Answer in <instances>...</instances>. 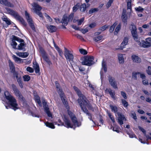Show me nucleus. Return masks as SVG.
<instances>
[{
  "mask_svg": "<svg viewBox=\"0 0 151 151\" xmlns=\"http://www.w3.org/2000/svg\"><path fill=\"white\" fill-rule=\"evenodd\" d=\"M140 74V73L139 72H133L132 73V77L134 80H137V75Z\"/></svg>",
  "mask_w": 151,
  "mask_h": 151,
  "instance_id": "09e8293b",
  "label": "nucleus"
},
{
  "mask_svg": "<svg viewBox=\"0 0 151 151\" xmlns=\"http://www.w3.org/2000/svg\"><path fill=\"white\" fill-rule=\"evenodd\" d=\"M79 51L81 54L84 55H86L88 53L87 52L86 50L83 49H80Z\"/></svg>",
  "mask_w": 151,
  "mask_h": 151,
  "instance_id": "864d4df0",
  "label": "nucleus"
},
{
  "mask_svg": "<svg viewBox=\"0 0 151 151\" xmlns=\"http://www.w3.org/2000/svg\"><path fill=\"white\" fill-rule=\"evenodd\" d=\"M54 123H45L46 126L51 129H54L55 127Z\"/></svg>",
  "mask_w": 151,
  "mask_h": 151,
  "instance_id": "79ce46f5",
  "label": "nucleus"
},
{
  "mask_svg": "<svg viewBox=\"0 0 151 151\" xmlns=\"http://www.w3.org/2000/svg\"><path fill=\"white\" fill-rule=\"evenodd\" d=\"M81 108L83 111L87 115H88V116L90 120H92V116L91 115V114H90L87 108H86V106H85V105H81L80 106Z\"/></svg>",
  "mask_w": 151,
  "mask_h": 151,
  "instance_id": "2eb2a0df",
  "label": "nucleus"
},
{
  "mask_svg": "<svg viewBox=\"0 0 151 151\" xmlns=\"http://www.w3.org/2000/svg\"><path fill=\"white\" fill-rule=\"evenodd\" d=\"M61 21H62V22L61 23H62L63 24H64V25H65L66 26L68 24V22L69 21L68 19L67 16L65 15H64Z\"/></svg>",
  "mask_w": 151,
  "mask_h": 151,
  "instance_id": "c85d7f7f",
  "label": "nucleus"
},
{
  "mask_svg": "<svg viewBox=\"0 0 151 151\" xmlns=\"http://www.w3.org/2000/svg\"><path fill=\"white\" fill-rule=\"evenodd\" d=\"M17 96L18 97L19 100L21 101L23 103H24L25 102V100L23 96L21 93H20V94H19V95H17Z\"/></svg>",
  "mask_w": 151,
  "mask_h": 151,
  "instance_id": "4c0bfd02",
  "label": "nucleus"
},
{
  "mask_svg": "<svg viewBox=\"0 0 151 151\" xmlns=\"http://www.w3.org/2000/svg\"><path fill=\"white\" fill-rule=\"evenodd\" d=\"M16 53L19 57L24 58L27 57L29 54V53L27 52H18Z\"/></svg>",
  "mask_w": 151,
  "mask_h": 151,
  "instance_id": "cd10ccee",
  "label": "nucleus"
},
{
  "mask_svg": "<svg viewBox=\"0 0 151 151\" xmlns=\"http://www.w3.org/2000/svg\"><path fill=\"white\" fill-rule=\"evenodd\" d=\"M147 74L150 75H151V67L148 66L147 69L146 70Z\"/></svg>",
  "mask_w": 151,
  "mask_h": 151,
  "instance_id": "bf43d9fd",
  "label": "nucleus"
},
{
  "mask_svg": "<svg viewBox=\"0 0 151 151\" xmlns=\"http://www.w3.org/2000/svg\"><path fill=\"white\" fill-rule=\"evenodd\" d=\"M105 92L107 93H109L111 98L114 99L115 100V93L114 91H113L111 88H106L105 90Z\"/></svg>",
  "mask_w": 151,
  "mask_h": 151,
  "instance_id": "dca6fc26",
  "label": "nucleus"
},
{
  "mask_svg": "<svg viewBox=\"0 0 151 151\" xmlns=\"http://www.w3.org/2000/svg\"><path fill=\"white\" fill-rule=\"evenodd\" d=\"M32 5L34 7L33 10H34L35 12L40 17L43 18V15L40 11L42 9V8L36 3H34Z\"/></svg>",
  "mask_w": 151,
  "mask_h": 151,
  "instance_id": "0eeeda50",
  "label": "nucleus"
},
{
  "mask_svg": "<svg viewBox=\"0 0 151 151\" xmlns=\"http://www.w3.org/2000/svg\"><path fill=\"white\" fill-rule=\"evenodd\" d=\"M74 13H71V14H70V15L68 17V21H72L73 19V17H74Z\"/></svg>",
  "mask_w": 151,
  "mask_h": 151,
  "instance_id": "4d7b16f0",
  "label": "nucleus"
},
{
  "mask_svg": "<svg viewBox=\"0 0 151 151\" xmlns=\"http://www.w3.org/2000/svg\"><path fill=\"white\" fill-rule=\"evenodd\" d=\"M119 62L120 63H122L124 62V59L123 56L122 55H120L118 57Z\"/></svg>",
  "mask_w": 151,
  "mask_h": 151,
  "instance_id": "49530a36",
  "label": "nucleus"
},
{
  "mask_svg": "<svg viewBox=\"0 0 151 151\" xmlns=\"http://www.w3.org/2000/svg\"><path fill=\"white\" fill-rule=\"evenodd\" d=\"M12 89L14 91V93L16 96H17L19 94H20L21 92L17 88L15 85L14 84H12Z\"/></svg>",
  "mask_w": 151,
  "mask_h": 151,
  "instance_id": "5701e85b",
  "label": "nucleus"
},
{
  "mask_svg": "<svg viewBox=\"0 0 151 151\" xmlns=\"http://www.w3.org/2000/svg\"><path fill=\"white\" fill-rule=\"evenodd\" d=\"M103 37L102 36L100 35L99 36L95 37L93 38V40L96 42H97L101 40L102 38Z\"/></svg>",
  "mask_w": 151,
  "mask_h": 151,
  "instance_id": "e433bc0d",
  "label": "nucleus"
},
{
  "mask_svg": "<svg viewBox=\"0 0 151 151\" xmlns=\"http://www.w3.org/2000/svg\"><path fill=\"white\" fill-rule=\"evenodd\" d=\"M12 41L11 43V45L12 46L13 48L14 49H17L16 46L17 45V43L15 41V40L18 41L19 42H24V40H23L14 35H13L12 36Z\"/></svg>",
  "mask_w": 151,
  "mask_h": 151,
  "instance_id": "6e6552de",
  "label": "nucleus"
},
{
  "mask_svg": "<svg viewBox=\"0 0 151 151\" xmlns=\"http://www.w3.org/2000/svg\"><path fill=\"white\" fill-rule=\"evenodd\" d=\"M108 27V26L106 25H104L99 28V30L103 31L106 29Z\"/></svg>",
  "mask_w": 151,
  "mask_h": 151,
  "instance_id": "052dcab7",
  "label": "nucleus"
},
{
  "mask_svg": "<svg viewBox=\"0 0 151 151\" xmlns=\"http://www.w3.org/2000/svg\"><path fill=\"white\" fill-rule=\"evenodd\" d=\"M114 1V0H109L107 3L106 6L107 8H109L111 6V4Z\"/></svg>",
  "mask_w": 151,
  "mask_h": 151,
  "instance_id": "5fc2aeb1",
  "label": "nucleus"
},
{
  "mask_svg": "<svg viewBox=\"0 0 151 151\" xmlns=\"http://www.w3.org/2000/svg\"><path fill=\"white\" fill-rule=\"evenodd\" d=\"M27 70L30 73H32L34 72V69L33 68L30 67H28L27 68Z\"/></svg>",
  "mask_w": 151,
  "mask_h": 151,
  "instance_id": "e2e57ef3",
  "label": "nucleus"
},
{
  "mask_svg": "<svg viewBox=\"0 0 151 151\" xmlns=\"http://www.w3.org/2000/svg\"><path fill=\"white\" fill-rule=\"evenodd\" d=\"M0 3L6 6L12 7L13 5L7 0H0Z\"/></svg>",
  "mask_w": 151,
  "mask_h": 151,
  "instance_id": "a211bd4d",
  "label": "nucleus"
},
{
  "mask_svg": "<svg viewBox=\"0 0 151 151\" xmlns=\"http://www.w3.org/2000/svg\"><path fill=\"white\" fill-rule=\"evenodd\" d=\"M121 101L123 105L125 107H127L128 106V103L124 99H122Z\"/></svg>",
  "mask_w": 151,
  "mask_h": 151,
  "instance_id": "603ef678",
  "label": "nucleus"
},
{
  "mask_svg": "<svg viewBox=\"0 0 151 151\" xmlns=\"http://www.w3.org/2000/svg\"><path fill=\"white\" fill-rule=\"evenodd\" d=\"M73 88L74 90L76 92L78 95H79V94H81L82 93L80 91L77 87L76 86H74Z\"/></svg>",
  "mask_w": 151,
  "mask_h": 151,
  "instance_id": "6e6d98bb",
  "label": "nucleus"
},
{
  "mask_svg": "<svg viewBox=\"0 0 151 151\" xmlns=\"http://www.w3.org/2000/svg\"><path fill=\"white\" fill-rule=\"evenodd\" d=\"M46 26L50 32H54L56 31L57 29L56 27L53 25H46Z\"/></svg>",
  "mask_w": 151,
  "mask_h": 151,
  "instance_id": "6ab92c4d",
  "label": "nucleus"
},
{
  "mask_svg": "<svg viewBox=\"0 0 151 151\" xmlns=\"http://www.w3.org/2000/svg\"><path fill=\"white\" fill-rule=\"evenodd\" d=\"M110 107L112 111H113L115 113L117 112L118 111V108L116 106H113L110 104Z\"/></svg>",
  "mask_w": 151,
  "mask_h": 151,
  "instance_id": "473e14b6",
  "label": "nucleus"
},
{
  "mask_svg": "<svg viewBox=\"0 0 151 151\" xmlns=\"http://www.w3.org/2000/svg\"><path fill=\"white\" fill-rule=\"evenodd\" d=\"M108 127L109 129H112L113 131H115L117 133H119L120 132V127L116 124V123H109Z\"/></svg>",
  "mask_w": 151,
  "mask_h": 151,
  "instance_id": "9b49d317",
  "label": "nucleus"
},
{
  "mask_svg": "<svg viewBox=\"0 0 151 151\" xmlns=\"http://www.w3.org/2000/svg\"><path fill=\"white\" fill-rule=\"evenodd\" d=\"M44 60L47 63V64L50 65L52 64L50 60L49 59V58L47 56V55L44 56V57H42Z\"/></svg>",
  "mask_w": 151,
  "mask_h": 151,
  "instance_id": "f704fd0d",
  "label": "nucleus"
},
{
  "mask_svg": "<svg viewBox=\"0 0 151 151\" xmlns=\"http://www.w3.org/2000/svg\"><path fill=\"white\" fill-rule=\"evenodd\" d=\"M59 95H60L63 104L66 106L67 107L68 106V103L65 99V97L64 93H61L59 94Z\"/></svg>",
  "mask_w": 151,
  "mask_h": 151,
  "instance_id": "4be33fe9",
  "label": "nucleus"
},
{
  "mask_svg": "<svg viewBox=\"0 0 151 151\" xmlns=\"http://www.w3.org/2000/svg\"><path fill=\"white\" fill-rule=\"evenodd\" d=\"M99 9L97 8H93L91 9L88 12V13L90 14H91L92 13L98 12Z\"/></svg>",
  "mask_w": 151,
  "mask_h": 151,
  "instance_id": "58836bf2",
  "label": "nucleus"
},
{
  "mask_svg": "<svg viewBox=\"0 0 151 151\" xmlns=\"http://www.w3.org/2000/svg\"><path fill=\"white\" fill-rule=\"evenodd\" d=\"M109 80L110 84L114 88H117L116 82L115 81L114 78L111 77V76H109Z\"/></svg>",
  "mask_w": 151,
  "mask_h": 151,
  "instance_id": "ddd939ff",
  "label": "nucleus"
},
{
  "mask_svg": "<svg viewBox=\"0 0 151 151\" xmlns=\"http://www.w3.org/2000/svg\"><path fill=\"white\" fill-rule=\"evenodd\" d=\"M23 78L24 81H29L30 79V77L28 75H25L23 76Z\"/></svg>",
  "mask_w": 151,
  "mask_h": 151,
  "instance_id": "3c124183",
  "label": "nucleus"
},
{
  "mask_svg": "<svg viewBox=\"0 0 151 151\" xmlns=\"http://www.w3.org/2000/svg\"><path fill=\"white\" fill-rule=\"evenodd\" d=\"M42 103L45 111L47 114L48 116L51 117L52 116V114L49 110L48 105L47 104V102L45 101V99H43L42 100Z\"/></svg>",
  "mask_w": 151,
  "mask_h": 151,
  "instance_id": "f8f14e48",
  "label": "nucleus"
},
{
  "mask_svg": "<svg viewBox=\"0 0 151 151\" xmlns=\"http://www.w3.org/2000/svg\"><path fill=\"white\" fill-rule=\"evenodd\" d=\"M126 132L127 134L129 135V137L131 138L134 137L137 138V136L132 131H129L128 130H126Z\"/></svg>",
  "mask_w": 151,
  "mask_h": 151,
  "instance_id": "c756f323",
  "label": "nucleus"
},
{
  "mask_svg": "<svg viewBox=\"0 0 151 151\" xmlns=\"http://www.w3.org/2000/svg\"><path fill=\"white\" fill-rule=\"evenodd\" d=\"M128 38L127 37H125L120 46L121 49H122L124 46L127 45L128 42Z\"/></svg>",
  "mask_w": 151,
  "mask_h": 151,
  "instance_id": "393cba45",
  "label": "nucleus"
},
{
  "mask_svg": "<svg viewBox=\"0 0 151 151\" xmlns=\"http://www.w3.org/2000/svg\"><path fill=\"white\" fill-rule=\"evenodd\" d=\"M12 57L15 62H19V63L21 62V61L22 60L21 59L16 56L15 55H13Z\"/></svg>",
  "mask_w": 151,
  "mask_h": 151,
  "instance_id": "de8ad7c7",
  "label": "nucleus"
},
{
  "mask_svg": "<svg viewBox=\"0 0 151 151\" xmlns=\"http://www.w3.org/2000/svg\"><path fill=\"white\" fill-rule=\"evenodd\" d=\"M9 64L10 69L11 70V72H14V70H15L14 66L13 63L10 60L9 61Z\"/></svg>",
  "mask_w": 151,
  "mask_h": 151,
  "instance_id": "c9c22d12",
  "label": "nucleus"
},
{
  "mask_svg": "<svg viewBox=\"0 0 151 151\" xmlns=\"http://www.w3.org/2000/svg\"><path fill=\"white\" fill-rule=\"evenodd\" d=\"M78 96L79 98L78 99L77 101L80 106L85 105L89 109L92 110L93 109V108L89 101L82 93L79 94Z\"/></svg>",
  "mask_w": 151,
  "mask_h": 151,
  "instance_id": "f03ea898",
  "label": "nucleus"
},
{
  "mask_svg": "<svg viewBox=\"0 0 151 151\" xmlns=\"http://www.w3.org/2000/svg\"><path fill=\"white\" fill-rule=\"evenodd\" d=\"M3 20L6 22L7 26L11 24V21L8 18L6 17H4L3 19Z\"/></svg>",
  "mask_w": 151,
  "mask_h": 151,
  "instance_id": "37998d69",
  "label": "nucleus"
},
{
  "mask_svg": "<svg viewBox=\"0 0 151 151\" xmlns=\"http://www.w3.org/2000/svg\"><path fill=\"white\" fill-rule=\"evenodd\" d=\"M142 46L144 47H148L151 46V43L149 42L143 41L142 43Z\"/></svg>",
  "mask_w": 151,
  "mask_h": 151,
  "instance_id": "2f4dec72",
  "label": "nucleus"
},
{
  "mask_svg": "<svg viewBox=\"0 0 151 151\" xmlns=\"http://www.w3.org/2000/svg\"><path fill=\"white\" fill-rule=\"evenodd\" d=\"M131 58L134 62L139 63L141 61V58L138 56L134 55H132Z\"/></svg>",
  "mask_w": 151,
  "mask_h": 151,
  "instance_id": "f3484780",
  "label": "nucleus"
},
{
  "mask_svg": "<svg viewBox=\"0 0 151 151\" xmlns=\"http://www.w3.org/2000/svg\"><path fill=\"white\" fill-rule=\"evenodd\" d=\"M84 20V17L82 18L81 19H80L78 20L77 21L78 22V25H81L82 23L83 22Z\"/></svg>",
  "mask_w": 151,
  "mask_h": 151,
  "instance_id": "13d9d810",
  "label": "nucleus"
},
{
  "mask_svg": "<svg viewBox=\"0 0 151 151\" xmlns=\"http://www.w3.org/2000/svg\"><path fill=\"white\" fill-rule=\"evenodd\" d=\"M129 29L131 31V33L133 37L134 40L136 41L138 40L137 28L135 25L132 23L129 27Z\"/></svg>",
  "mask_w": 151,
  "mask_h": 151,
  "instance_id": "39448f33",
  "label": "nucleus"
},
{
  "mask_svg": "<svg viewBox=\"0 0 151 151\" xmlns=\"http://www.w3.org/2000/svg\"><path fill=\"white\" fill-rule=\"evenodd\" d=\"M118 116V119L119 123H123L124 122L126 121V119L124 116L119 112L117 113Z\"/></svg>",
  "mask_w": 151,
  "mask_h": 151,
  "instance_id": "4468645a",
  "label": "nucleus"
},
{
  "mask_svg": "<svg viewBox=\"0 0 151 151\" xmlns=\"http://www.w3.org/2000/svg\"><path fill=\"white\" fill-rule=\"evenodd\" d=\"M121 94L125 99H127V98L126 96V94L125 92L122 91H121Z\"/></svg>",
  "mask_w": 151,
  "mask_h": 151,
  "instance_id": "338daca9",
  "label": "nucleus"
},
{
  "mask_svg": "<svg viewBox=\"0 0 151 151\" xmlns=\"http://www.w3.org/2000/svg\"><path fill=\"white\" fill-rule=\"evenodd\" d=\"M55 84L56 88L57 89V91H58L59 94L63 93V91L62 89L61 88H60V85L57 81H55Z\"/></svg>",
  "mask_w": 151,
  "mask_h": 151,
  "instance_id": "7c9ffc66",
  "label": "nucleus"
},
{
  "mask_svg": "<svg viewBox=\"0 0 151 151\" xmlns=\"http://www.w3.org/2000/svg\"><path fill=\"white\" fill-rule=\"evenodd\" d=\"M40 55H41L42 57L47 55V54L46 53L42 48L41 47L39 48Z\"/></svg>",
  "mask_w": 151,
  "mask_h": 151,
  "instance_id": "72a5a7b5",
  "label": "nucleus"
},
{
  "mask_svg": "<svg viewBox=\"0 0 151 151\" xmlns=\"http://www.w3.org/2000/svg\"><path fill=\"white\" fill-rule=\"evenodd\" d=\"M121 24H119L116 27V29L115 30V31L114 32V33L115 35H116L118 33V32L120 30L121 27Z\"/></svg>",
  "mask_w": 151,
  "mask_h": 151,
  "instance_id": "a19ab883",
  "label": "nucleus"
},
{
  "mask_svg": "<svg viewBox=\"0 0 151 151\" xmlns=\"http://www.w3.org/2000/svg\"><path fill=\"white\" fill-rule=\"evenodd\" d=\"M4 95L12 108L15 111L17 109L18 105L15 98L8 91H4Z\"/></svg>",
  "mask_w": 151,
  "mask_h": 151,
  "instance_id": "f257e3e1",
  "label": "nucleus"
},
{
  "mask_svg": "<svg viewBox=\"0 0 151 151\" xmlns=\"http://www.w3.org/2000/svg\"><path fill=\"white\" fill-rule=\"evenodd\" d=\"M59 95H60L63 104L66 106L67 107L68 106V103L65 99V97L64 93H61L59 94Z\"/></svg>",
  "mask_w": 151,
  "mask_h": 151,
  "instance_id": "412c9836",
  "label": "nucleus"
},
{
  "mask_svg": "<svg viewBox=\"0 0 151 151\" xmlns=\"http://www.w3.org/2000/svg\"><path fill=\"white\" fill-rule=\"evenodd\" d=\"M102 68L105 72H106L107 71V67L106 63L103 60L102 62Z\"/></svg>",
  "mask_w": 151,
  "mask_h": 151,
  "instance_id": "a18cd8bd",
  "label": "nucleus"
},
{
  "mask_svg": "<svg viewBox=\"0 0 151 151\" xmlns=\"http://www.w3.org/2000/svg\"><path fill=\"white\" fill-rule=\"evenodd\" d=\"M117 23L116 22H115L112 25L109 29V32L111 33H112L113 32L114 28H115V26L117 25Z\"/></svg>",
  "mask_w": 151,
  "mask_h": 151,
  "instance_id": "ea45409f",
  "label": "nucleus"
},
{
  "mask_svg": "<svg viewBox=\"0 0 151 151\" xmlns=\"http://www.w3.org/2000/svg\"><path fill=\"white\" fill-rule=\"evenodd\" d=\"M88 7V6H86L85 3L82 4L80 6V11L82 12H85L86 10V8Z\"/></svg>",
  "mask_w": 151,
  "mask_h": 151,
  "instance_id": "bb28decb",
  "label": "nucleus"
},
{
  "mask_svg": "<svg viewBox=\"0 0 151 151\" xmlns=\"http://www.w3.org/2000/svg\"><path fill=\"white\" fill-rule=\"evenodd\" d=\"M135 9L136 11L141 12H142L144 10L143 8L140 6L138 8H137L136 9Z\"/></svg>",
  "mask_w": 151,
  "mask_h": 151,
  "instance_id": "0e129e2a",
  "label": "nucleus"
},
{
  "mask_svg": "<svg viewBox=\"0 0 151 151\" xmlns=\"http://www.w3.org/2000/svg\"><path fill=\"white\" fill-rule=\"evenodd\" d=\"M19 45H18V47L17 48V49L19 50H23V51H24L25 50V49L24 48V47H25L26 44H25V42H20Z\"/></svg>",
  "mask_w": 151,
  "mask_h": 151,
  "instance_id": "aec40b11",
  "label": "nucleus"
},
{
  "mask_svg": "<svg viewBox=\"0 0 151 151\" xmlns=\"http://www.w3.org/2000/svg\"><path fill=\"white\" fill-rule=\"evenodd\" d=\"M107 113L108 116H109L112 121L114 123L115 122V120L113 116L111 115V113L110 112H109L108 111Z\"/></svg>",
  "mask_w": 151,
  "mask_h": 151,
  "instance_id": "8fccbe9b",
  "label": "nucleus"
},
{
  "mask_svg": "<svg viewBox=\"0 0 151 151\" xmlns=\"http://www.w3.org/2000/svg\"><path fill=\"white\" fill-rule=\"evenodd\" d=\"M5 9L8 14L13 16L16 19L20 22L24 26H26L27 23L23 19L19 14L17 12L8 8H6Z\"/></svg>",
  "mask_w": 151,
  "mask_h": 151,
  "instance_id": "7ed1b4c3",
  "label": "nucleus"
},
{
  "mask_svg": "<svg viewBox=\"0 0 151 151\" xmlns=\"http://www.w3.org/2000/svg\"><path fill=\"white\" fill-rule=\"evenodd\" d=\"M45 16L47 18L49 22H52V20L50 16L49 15H47L46 13H45Z\"/></svg>",
  "mask_w": 151,
  "mask_h": 151,
  "instance_id": "774afa93",
  "label": "nucleus"
},
{
  "mask_svg": "<svg viewBox=\"0 0 151 151\" xmlns=\"http://www.w3.org/2000/svg\"><path fill=\"white\" fill-rule=\"evenodd\" d=\"M80 4L79 3H78L76 5H75L73 8V11L75 12L80 8Z\"/></svg>",
  "mask_w": 151,
  "mask_h": 151,
  "instance_id": "c03bdc74",
  "label": "nucleus"
},
{
  "mask_svg": "<svg viewBox=\"0 0 151 151\" xmlns=\"http://www.w3.org/2000/svg\"><path fill=\"white\" fill-rule=\"evenodd\" d=\"M94 57L93 56L86 57L83 59V60L81 62L83 65H86L90 66L94 63L93 61Z\"/></svg>",
  "mask_w": 151,
  "mask_h": 151,
  "instance_id": "20e7f679",
  "label": "nucleus"
},
{
  "mask_svg": "<svg viewBox=\"0 0 151 151\" xmlns=\"http://www.w3.org/2000/svg\"><path fill=\"white\" fill-rule=\"evenodd\" d=\"M138 127L139 129L144 134V135H145V134H146V131L144 129H143V128L142 127H141L139 126Z\"/></svg>",
  "mask_w": 151,
  "mask_h": 151,
  "instance_id": "680f3d73",
  "label": "nucleus"
},
{
  "mask_svg": "<svg viewBox=\"0 0 151 151\" xmlns=\"http://www.w3.org/2000/svg\"><path fill=\"white\" fill-rule=\"evenodd\" d=\"M25 15L27 21L32 30L35 31V27L33 22V21L29 14L27 11H25Z\"/></svg>",
  "mask_w": 151,
  "mask_h": 151,
  "instance_id": "1a4fd4ad",
  "label": "nucleus"
},
{
  "mask_svg": "<svg viewBox=\"0 0 151 151\" xmlns=\"http://www.w3.org/2000/svg\"><path fill=\"white\" fill-rule=\"evenodd\" d=\"M121 18L122 21L124 22V23H126L127 22V17L126 14V12L124 10H123L122 12Z\"/></svg>",
  "mask_w": 151,
  "mask_h": 151,
  "instance_id": "a878e982",
  "label": "nucleus"
},
{
  "mask_svg": "<svg viewBox=\"0 0 151 151\" xmlns=\"http://www.w3.org/2000/svg\"><path fill=\"white\" fill-rule=\"evenodd\" d=\"M68 114L73 122V123H78L77 119L75 115L71 112H69Z\"/></svg>",
  "mask_w": 151,
  "mask_h": 151,
  "instance_id": "b1692460",
  "label": "nucleus"
},
{
  "mask_svg": "<svg viewBox=\"0 0 151 151\" xmlns=\"http://www.w3.org/2000/svg\"><path fill=\"white\" fill-rule=\"evenodd\" d=\"M33 67L34 68V69H35V68H37L39 67L38 64L36 62L35 63L33 62Z\"/></svg>",
  "mask_w": 151,
  "mask_h": 151,
  "instance_id": "69168bd1",
  "label": "nucleus"
},
{
  "mask_svg": "<svg viewBox=\"0 0 151 151\" xmlns=\"http://www.w3.org/2000/svg\"><path fill=\"white\" fill-rule=\"evenodd\" d=\"M57 124L58 126H64L69 128H73L75 129L76 127H79L81 125V123H55Z\"/></svg>",
  "mask_w": 151,
  "mask_h": 151,
  "instance_id": "423d86ee",
  "label": "nucleus"
},
{
  "mask_svg": "<svg viewBox=\"0 0 151 151\" xmlns=\"http://www.w3.org/2000/svg\"><path fill=\"white\" fill-rule=\"evenodd\" d=\"M64 55L66 59L69 61H73L74 58L73 55L66 48L64 47Z\"/></svg>",
  "mask_w": 151,
  "mask_h": 151,
  "instance_id": "9d476101",
  "label": "nucleus"
}]
</instances>
